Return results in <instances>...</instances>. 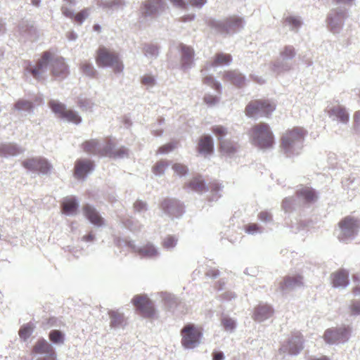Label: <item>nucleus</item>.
Wrapping results in <instances>:
<instances>
[{"label":"nucleus","instance_id":"6ab92c4d","mask_svg":"<svg viewBox=\"0 0 360 360\" xmlns=\"http://www.w3.org/2000/svg\"><path fill=\"white\" fill-rule=\"evenodd\" d=\"M51 72L53 76H65L68 73V68L63 57L56 58L51 64Z\"/></svg>","mask_w":360,"mask_h":360},{"label":"nucleus","instance_id":"4c0bfd02","mask_svg":"<svg viewBox=\"0 0 360 360\" xmlns=\"http://www.w3.org/2000/svg\"><path fill=\"white\" fill-rule=\"evenodd\" d=\"M34 325L32 323H27L23 325L19 330V336L24 340L27 339L32 334L34 330Z\"/></svg>","mask_w":360,"mask_h":360},{"label":"nucleus","instance_id":"49530a36","mask_svg":"<svg viewBox=\"0 0 360 360\" xmlns=\"http://www.w3.org/2000/svg\"><path fill=\"white\" fill-rule=\"evenodd\" d=\"M177 240L172 236L165 237L162 241V246L167 249L174 248L176 244Z\"/></svg>","mask_w":360,"mask_h":360},{"label":"nucleus","instance_id":"3c124183","mask_svg":"<svg viewBox=\"0 0 360 360\" xmlns=\"http://www.w3.org/2000/svg\"><path fill=\"white\" fill-rule=\"evenodd\" d=\"M259 226L257 224H248L245 226V230L248 233H254L259 231Z\"/></svg>","mask_w":360,"mask_h":360},{"label":"nucleus","instance_id":"9d476101","mask_svg":"<svg viewBox=\"0 0 360 360\" xmlns=\"http://www.w3.org/2000/svg\"><path fill=\"white\" fill-rule=\"evenodd\" d=\"M22 165L27 170L42 174L48 173L51 169V164L42 157L27 158L22 162Z\"/></svg>","mask_w":360,"mask_h":360},{"label":"nucleus","instance_id":"052dcab7","mask_svg":"<svg viewBox=\"0 0 360 360\" xmlns=\"http://www.w3.org/2000/svg\"><path fill=\"white\" fill-rule=\"evenodd\" d=\"M171 2L176 6L180 7V8H185V3L183 0H170Z\"/></svg>","mask_w":360,"mask_h":360},{"label":"nucleus","instance_id":"ea45409f","mask_svg":"<svg viewBox=\"0 0 360 360\" xmlns=\"http://www.w3.org/2000/svg\"><path fill=\"white\" fill-rule=\"evenodd\" d=\"M49 340L53 343H63V334L58 330H53L49 333Z\"/></svg>","mask_w":360,"mask_h":360},{"label":"nucleus","instance_id":"f704fd0d","mask_svg":"<svg viewBox=\"0 0 360 360\" xmlns=\"http://www.w3.org/2000/svg\"><path fill=\"white\" fill-rule=\"evenodd\" d=\"M138 252L143 257H153L158 255V250L151 244H147L141 248Z\"/></svg>","mask_w":360,"mask_h":360},{"label":"nucleus","instance_id":"f8f14e48","mask_svg":"<svg viewBox=\"0 0 360 360\" xmlns=\"http://www.w3.org/2000/svg\"><path fill=\"white\" fill-rule=\"evenodd\" d=\"M210 25L220 33H229L240 28L243 25V20L240 18L232 16L223 22L212 21L210 22Z\"/></svg>","mask_w":360,"mask_h":360},{"label":"nucleus","instance_id":"2f4dec72","mask_svg":"<svg viewBox=\"0 0 360 360\" xmlns=\"http://www.w3.org/2000/svg\"><path fill=\"white\" fill-rule=\"evenodd\" d=\"M162 5L161 0H153V2L147 1L143 4V13L150 15L158 11V7Z\"/></svg>","mask_w":360,"mask_h":360},{"label":"nucleus","instance_id":"393cba45","mask_svg":"<svg viewBox=\"0 0 360 360\" xmlns=\"http://www.w3.org/2000/svg\"><path fill=\"white\" fill-rule=\"evenodd\" d=\"M81 146L85 153L101 156L100 152L102 151V148L100 147L98 140L91 139L86 141L82 144Z\"/></svg>","mask_w":360,"mask_h":360},{"label":"nucleus","instance_id":"4be33fe9","mask_svg":"<svg viewBox=\"0 0 360 360\" xmlns=\"http://www.w3.org/2000/svg\"><path fill=\"white\" fill-rule=\"evenodd\" d=\"M34 354H45L47 355L56 354L53 347L44 339H39L32 348Z\"/></svg>","mask_w":360,"mask_h":360},{"label":"nucleus","instance_id":"5fc2aeb1","mask_svg":"<svg viewBox=\"0 0 360 360\" xmlns=\"http://www.w3.org/2000/svg\"><path fill=\"white\" fill-rule=\"evenodd\" d=\"M143 84L152 86L155 84L154 78L150 75H144L141 79Z\"/></svg>","mask_w":360,"mask_h":360},{"label":"nucleus","instance_id":"aec40b11","mask_svg":"<svg viewBox=\"0 0 360 360\" xmlns=\"http://www.w3.org/2000/svg\"><path fill=\"white\" fill-rule=\"evenodd\" d=\"M238 145L230 139H224L219 142V150L223 155L231 156L238 150Z\"/></svg>","mask_w":360,"mask_h":360},{"label":"nucleus","instance_id":"338daca9","mask_svg":"<svg viewBox=\"0 0 360 360\" xmlns=\"http://www.w3.org/2000/svg\"><path fill=\"white\" fill-rule=\"evenodd\" d=\"M224 359V354L221 352L213 353V360H222Z\"/></svg>","mask_w":360,"mask_h":360},{"label":"nucleus","instance_id":"603ef678","mask_svg":"<svg viewBox=\"0 0 360 360\" xmlns=\"http://www.w3.org/2000/svg\"><path fill=\"white\" fill-rule=\"evenodd\" d=\"M204 101L208 105H215L218 102V98H217V97L212 96V95H206L204 97Z\"/></svg>","mask_w":360,"mask_h":360},{"label":"nucleus","instance_id":"2eb2a0df","mask_svg":"<svg viewBox=\"0 0 360 360\" xmlns=\"http://www.w3.org/2000/svg\"><path fill=\"white\" fill-rule=\"evenodd\" d=\"M94 168V163L89 160H78L75 165L74 174L77 179H84Z\"/></svg>","mask_w":360,"mask_h":360},{"label":"nucleus","instance_id":"37998d69","mask_svg":"<svg viewBox=\"0 0 360 360\" xmlns=\"http://www.w3.org/2000/svg\"><path fill=\"white\" fill-rule=\"evenodd\" d=\"M203 83L208 86H210L212 88L215 89L217 91H220L221 85L219 83L217 82L213 77L212 76H206L203 78Z\"/></svg>","mask_w":360,"mask_h":360},{"label":"nucleus","instance_id":"680f3d73","mask_svg":"<svg viewBox=\"0 0 360 360\" xmlns=\"http://www.w3.org/2000/svg\"><path fill=\"white\" fill-rule=\"evenodd\" d=\"M146 51L151 55H155L158 53V49L155 46H150L147 47Z\"/></svg>","mask_w":360,"mask_h":360},{"label":"nucleus","instance_id":"a19ab883","mask_svg":"<svg viewBox=\"0 0 360 360\" xmlns=\"http://www.w3.org/2000/svg\"><path fill=\"white\" fill-rule=\"evenodd\" d=\"M32 108V102L26 100H19L15 103V108L18 110H30Z\"/></svg>","mask_w":360,"mask_h":360},{"label":"nucleus","instance_id":"f257e3e1","mask_svg":"<svg viewBox=\"0 0 360 360\" xmlns=\"http://www.w3.org/2000/svg\"><path fill=\"white\" fill-rule=\"evenodd\" d=\"M252 143L260 148H269L274 143V136L268 124L259 122L250 130Z\"/></svg>","mask_w":360,"mask_h":360},{"label":"nucleus","instance_id":"6e6552de","mask_svg":"<svg viewBox=\"0 0 360 360\" xmlns=\"http://www.w3.org/2000/svg\"><path fill=\"white\" fill-rule=\"evenodd\" d=\"M338 225L341 231L339 236L340 240H345L355 236L360 226L359 220L351 216H347L341 219Z\"/></svg>","mask_w":360,"mask_h":360},{"label":"nucleus","instance_id":"6e6d98bb","mask_svg":"<svg viewBox=\"0 0 360 360\" xmlns=\"http://www.w3.org/2000/svg\"><path fill=\"white\" fill-rule=\"evenodd\" d=\"M353 119L354 127L356 129H360V110H357L354 112Z\"/></svg>","mask_w":360,"mask_h":360},{"label":"nucleus","instance_id":"5701e85b","mask_svg":"<svg viewBox=\"0 0 360 360\" xmlns=\"http://www.w3.org/2000/svg\"><path fill=\"white\" fill-rule=\"evenodd\" d=\"M302 284V277L301 276H286L280 283V288L282 290H289L300 286Z\"/></svg>","mask_w":360,"mask_h":360},{"label":"nucleus","instance_id":"69168bd1","mask_svg":"<svg viewBox=\"0 0 360 360\" xmlns=\"http://www.w3.org/2000/svg\"><path fill=\"white\" fill-rule=\"evenodd\" d=\"M328 26L330 27V29L333 32H336L338 31V29H336L335 26L333 25V18L331 17H329L328 18Z\"/></svg>","mask_w":360,"mask_h":360},{"label":"nucleus","instance_id":"79ce46f5","mask_svg":"<svg viewBox=\"0 0 360 360\" xmlns=\"http://www.w3.org/2000/svg\"><path fill=\"white\" fill-rule=\"evenodd\" d=\"M172 169L179 176H182L188 173V167L181 163H174L172 165Z\"/></svg>","mask_w":360,"mask_h":360},{"label":"nucleus","instance_id":"bb28decb","mask_svg":"<svg viewBox=\"0 0 360 360\" xmlns=\"http://www.w3.org/2000/svg\"><path fill=\"white\" fill-rule=\"evenodd\" d=\"M224 79L230 81L234 85L241 87L245 84V77L238 72L229 71L225 73Z\"/></svg>","mask_w":360,"mask_h":360},{"label":"nucleus","instance_id":"c03bdc74","mask_svg":"<svg viewBox=\"0 0 360 360\" xmlns=\"http://www.w3.org/2000/svg\"><path fill=\"white\" fill-rule=\"evenodd\" d=\"M221 324L224 326V329L226 330H233L236 327V323L234 320L229 317H224L221 319Z\"/></svg>","mask_w":360,"mask_h":360},{"label":"nucleus","instance_id":"a211bd4d","mask_svg":"<svg viewBox=\"0 0 360 360\" xmlns=\"http://www.w3.org/2000/svg\"><path fill=\"white\" fill-rule=\"evenodd\" d=\"M330 277L334 287H345L349 283V273L345 269L338 270Z\"/></svg>","mask_w":360,"mask_h":360},{"label":"nucleus","instance_id":"c756f323","mask_svg":"<svg viewBox=\"0 0 360 360\" xmlns=\"http://www.w3.org/2000/svg\"><path fill=\"white\" fill-rule=\"evenodd\" d=\"M109 316L110 318V326L112 327H119L122 326L124 322V316L122 314L116 311H110L109 312Z\"/></svg>","mask_w":360,"mask_h":360},{"label":"nucleus","instance_id":"bf43d9fd","mask_svg":"<svg viewBox=\"0 0 360 360\" xmlns=\"http://www.w3.org/2000/svg\"><path fill=\"white\" fill-rule=\"evenodd\" d=\"M206 2V0H190V4L193 6L201 7Z\"/></svg>","mask_w":360,"mask_h":360},{"label":"nucleus","instance_id":"4d7b16f0","mask_svg":"<svg viewBox=\"0 0 360 360\" xmlns=\"http://www.w3.org/2000/svg\"><path fill=\"white\" fill-rule=\"evenodd\" d=\"M134 207L136 211L140 212L146 209V205L145 202L138 200L134 202Z\"/></svg>","mask_w":360,"mask_h":360},{"label":"nucleus","instance_id":"412c9836","mask_svg":"<svg viewBox=\"0 0 360 360\" xmlns=\"http://www.w3.org/2000/svg\"><path fill=\"white\" fill-rule=\"evenodd\" d=\"M214 144L210 136H202L198 143V151L204 155H210L213 152Z\"/></svg>","mask_w":360,"mask_h":360},{"label":"nucleus","instance_id":"774afa93","mask_svg":"<svg viewBox=\"0 0 360 360\" xmlns=\"http://www.w3.org/2000/svg\"><path fill=\"white\" fill-rule=\"evenodd\" d=\"M37 360H56V354H53L50 355H47L44 358H39Z\"/></svg>","mask_w":360,"mask_h":360},{"label":"nucleus","instance_id":"cd10ccee","mask_svg":"<svg viewBox=\"0 0 360 360\" xmlns=\"http://www.w3.org/2000/svg\"><path fill=\"white\" fill-rule=\"evenodd\" d=\"M78 205L72 197L66 198L62 202V210L65 214H73L76 212Z\"/></svg>","mask_w":360,"mask_h":360},{"label":"nucleus","instance_id":"b1692460","mask_svg":"<svg viewBox=\"0 0 360 360\" xmlns=\"http://www.w3.org/2000/svg\"><path fill=\"white\" fill-rule=\"evenodd\" d=\"M328 115L335 117L340 122L347 123L349 121V114L345 108L341 105H336L328 110Z\"/></svg>","mask_w":360,"mask_h":360},{"label":"nucleus","instance_id":"7ed1b4c3","mask_svg":"<svg viewBox=\"0 0 360 360\" xmlns=\"http://www.w3.org/2000/svg\"><path fill=\"white\" fill-rule=\"evenodd\" d=\"M201 326L193 323L186 324L181 330V345L186 349H193L198 347L203 335Z\"/></svg>","mask_w":360,"mask_h":360},{"label":"nucleus","instance_id":"1a4fd4ad","mask_svg":"<svg viewBox=\"0 0 360 360\" xmlns=\"http://www.w3.org/2000/svg\"><path fill=\"white\" fill-rule=\"evenodd\" d=\"M53 112L60 118L65 119L68 122L78 124L81 122V117L72 110L67 109L65 105L56 101H51L49 103Z\"/></svg>","mask_w":360,"mask_h":360},{"label":"nucleus","instance_id":"7c9ffc66","mask_svg":"<svg viewBox=\"0 0 360 360\" xmlns=\"http://www.w3.org/2000/svg\"><path fill=\"white\" fill-rule=\"evenodd\" d=\"M185 186H188L191 188L193 191L197 192H202L205 190V186L204 184V181L201 179L200 176L194 177L187 185Z\"/></svg>","mask_w":360,"mask_h":360},{"label":"nucleus","instance_id":"a878e982","mask_svg":"<svg viewBox=\"0 0 360 360\" xmlns=\"http://www.w3.org/2000/svg\"><path fill=\"white\" fill-rule=\"evenodd\" d=\"M296 193L298 197L302 198L307 202H313L317 199L315 191L310 187H302L297 190Z\"/></svg>","mask_w":360,"mask_h":360},{"label":"nucleus","instance_id":"09e8293b","mask_svg":"<svg viewBox=\"0 0 360 360\" xmlns=\"http://www.w3.org/2000/svg\"><path fill=\"white\" fill-rule=\"evenodd\" d=\"M283 57L284 58H292L295 56V50L292 46H286L283 52L281 53Z\"/></svg>","mask_w":360,"mask_h":360},{"label":"nucleus","instance_id":"a18cd8bd","mask_svg":"<svg viewBox=\"0 0 360 360\" xmlns=\"http://www.w3.org/2000/svg\"><path fill=\"white\" fill-rule=\"evenodd\" d=\"M177 143H168L160 147L157 151L158 154L167 153L176 147Z\"/></svg>","mask_w":360,"mask_h":360},{"label":"nucleus","instance_id":"13d9d810","mask_svg":"<svg viewBox=\"0 0 360 360\" xmlns=\"http://www.w3.org/2000/svg\"><path fill=\"white\" fill-rule=\"evenodd\" d=\"M289 24L293 25L294 27H299L300 25V22L299 20L295 18H292V17H290V18H286L285 20Z\"/></svg>","mask_w":360,"mask_h":360},{"label":"nucleus","instance_id":"de8ad7c7","mask_svg":"<svg viewBox=\"0 0 360 360\" xmlns=\"http://www.w3.org/2000/svg\"><path fill=\"white\" fill-rule=\"evenodd\" d=\"M89 15V11L88 9H84L77 13L76 15H74V19L75 20L81 24L83 22V21L88 17Z\"/></svg>","mask_w":360,"mask_h":360},{"label":"nucleus","instance_id":"8fccbe9b","mask_svg":"<svg viewBox=\"0 0 360 360\" xmlns=\"http://www.w3.org/2000/svg\"><path fill=\"white\" fill-rule=\"evenodd\" d=\"M258 218L262 221L267 222L272 219V216L269 212L266 211H262L259 213Z\"/></svg>","mask_w":360,"mask_h":360},{"label":"nucleus","instance_id":"39448f33","mask_svg":"<svg viewBox=\"0 0 360 360\" xmlns=\"http://www.w3.org/2000/svg\"><path fill=\"white\" fill-rule=\"evenodd\" d=\"M307 131L300 127L286 130L281 138V147L285 151L290 150L295 144L304 141Z\"/></svg>","mask_w":360,"mask_h":360},{"label":"nucleus","instance_id":"f3484780","mask_svg":"<svg viewBox=\"0 0 360 360\" xmlns=\"http://www.w3.org/2000/svg\"><path fill=\"white\" fill-rule=\"evenodd\" d=\"M274 314V310L268 304H259L255 308L252 318L257 321H262L271 317Z\"/></svg>","mask_w":360,"mask_h":360},{"label":"nucleus","instance_id":"9b49d317","mask_svg":"<svg viewBox=\"0 0 360 360\" xmlns=\"http://www.w3.org/2000/svg\"><path fill=\"white\" fill-rule=\"evenodd\" d=\"M350 330L348 327L330 328L326 330L323 338L328 344L344 342L349 339Z\"/></svg>","mask_w":360,"mask_h":360},{"label":"nucleus","instance_id":"423d86ee","mask_svg":"<svg viewBox=\"0 0 360 360\" xmlns=\"http://www.w3.org/2000/svg\"><path fill=\"white\" fill-rule=\"evenodd\" d=\"M131 303L141 316L147 319H153L155 316L154 303L147 295H135L131 300Z\"/></svg>","mask_w":360,"mask_h":360},{"label":"nucleus","instance_id":"c9c22d12","mask_svg":"<svg viewBox=\"0 0 360 360\" xmlns=\"http://www.w3.org/2000/svg\"><path fill=\"white\" fill-rule=\"evenodd\" d=\"M20 153V150L12 144L3 145L0 146V153L3 155H16Z\"/></svg>","mask_w":360,"mask_h":360},{"label":"nucleus","instance_id":"864d4df0","mask_svg":"<svg viewBox=\"0 0 360 360\" xmlns=\"http://www.w3.org/2000/svg\"><path fill=\"white\" fill-rule=\"evenodd\" d=\"M292 206V201L290 198H285L283 200L282 207L285 212L291 210Z\"/></svg>","mask_w":360,"mask_h":360},{"label":"nucleus","instance_id":"dca6fc26","mask_svg":"<svg viewBox=\"0 0 360 360\" xmlns=\"http://www.w3.org/2000/svg\"><path fill=\"white\" fill-rule=\"evenodd\" d=\"M82 210L84 216L90 221L91 223L98 226L103 225V219L94 207L89 205H85Z\"/></svg>","mask_w":360,"mask_h":360},{"label":"nucleus","instance_id":"4468645a","mask_svg":"<svg viewBox=\"0 0 360 360\" xmlns=\"http://www.w3.org/2000/svg\"><path fill=\"white\" fill-rule=\"evenodd\" d=\"M100 153L101 156H107L111 158H122L128 155V150L125 147L116 148L115 142L110 139H106L105 145Z\"/></svg>","mask_w":360,"mask_h":360},{"label":"nucleus","instance_id":"ddd939ff","mask_svg":"<svg viewBox=\"0 0 360 360\" xmlns=\"http://www.w3.org/2000/svg\"><path fill=\"white\" fill-rule=\"evenodd\" d=\"M304 339L300 332H295L291 334L286 345L282 346L280 350L288 351L289 354L295 355L300 352L304 347Z\"/></svg>","mask_w":360,"mask_h":360},{"label":"nucleus","instance_id":"58836bf2","mask_svg":"<svg viewBox=\"0 0 360 360\" xmlns=\"http://www.w3.org/2000/svg\"><path fill=\"white\" fill-rule=\"evenodd\" d=\"M169 163L166 160H160L153 167V172L156 175L162 174L168 167Z\"/></svg>","mask_w":360,"mask_h":360},{"label":"nucleus","instance_id":"20e7f679","mask_svg":"<svg viewBox=\"0 0 360 360\" xmlns=\"http://www.w3.org/2000/svg\"><path fill=\"white\" fill-rule=\"evenodd\" d=\"M276 105L269 99H257L250 101L245 108V114L248 117L261 115L269 117L276 110Z\"/></svg>","mask_w":360,"mask_h":360},{"label":"nucleus","instance_id":"f03ea898","mask_svg":"<svg viewBox=\"0 0 360 360\" xmlns=\"http://www.w3.org/2000/svg\"><path fill=\"white\" fill-rule=\"evenodd\" d=\"M95 60L99 68L111 67L115 73H120L124 69L118 54L103 46L96 50Z\"/></svg>","mask_w":360,"mask_h":360},{"label":"nucleus","instance_id":"0eeeda50","mask_svg":"<svg viewBox=\"0 0 360 360\" xmlns=\"http://www.w3.org/2000/svg\"><path fill=\"white\" fill-rule=\"evenodd\" d=\"M53 56L54 53L51 51H44L41 53L40 58L37 60L36 65L32 67L29 63V65L25 68V71L30 73L34 79L37 80L41 79L49 62L52 60Z\"/></svg>","mask_w":360,"mask_h":360},{"label":"nucleus","instance_id":"c85d7f7f","mask_svg":"<svg viewBox=\"0 0 360 360\" xmlns=\"http://www.w3.org/2000/svg\"><path fill=\"white\" fill-rule=\"evenodd\" d=\"M232 60V56L229 53H217L212 63V66L224 65L229 64Z\"/></svg>","mask_w":360,"mask_h":360},{"label":"nucleus","instance_id":"0e129e2a","mask_svg":"<svg viewBox=\"0 0 360 360\" xmlns=\"http://www.w3.org/2000/svg\"><path fill=\"white\" fill-rule=\"evenodd\" d=\"M62 11H63V13L68 17V18H74V13L70 11L69 10L68 8H63L62 9Z\"/></svg>","mask_w":360,"mask_h":360},{"label":"nucleus","instance_id":"e2e57ef3","mask_svg":"<svg viewBox=\"0 0 360 360\" xmlns=\"http://www.w3.org/2000/svg\"><path fill=\"white\" fill-rule=\"evenodd\" d=\"M82 240L86 242H91L94 240V235L92 233H89L82 237Z\"/></svg>","mask_w":360,"mask_h":360},{"label":"nucleus","instance_id":"473e14b6","mask_svg":"<svg viewBox=\"0 0 360 360\" xmlns=\"http://www.w3.org/2000/svg\"><path fill=\"white\" fill-rule=\"evenodd\" d=\"M181 49L182 53V61L184 64L189 65L192 62L194 51L191 47L186 46L181 44Z\"/></svg>","mask_w":360,"mask_h":360},{"label":"nucleus","instance_id":"e433bc0d","mask_svg":"<svg viewBox=\"0 0 360 360\" xmlns=\"http://www.w3.org/2000/svg\"><path fill=\"white\" fill-rule=\"evenodd\" d=\"M212 133L217 137L219 142L223 141L224 137L228 134L227 129L221 125H214L212 127Z\"/></svg>","mask_w":360,"mask_h":360},{"label":"nucleus","instance_id":"72a5a7b5","mask_svg":"<svg viewBox=\"0 0 360 360\" xmlns=\"http://www.w3.org/2000/svg\"><path fill=\"white\" fill-rule=\"evenodd\" d=\"M79 68L84 75L90 77H95L97 75V72L93 65L88 61L82 62L79 65Z\"/></svg>","mask_w":360,"mask_h":360}]
</instances>
